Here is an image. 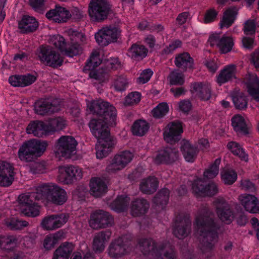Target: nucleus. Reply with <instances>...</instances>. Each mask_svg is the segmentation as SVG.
Instances as JSON below:
<instances>
[{
  "instance_id": "obj_50",
  "label": "nucleus",
  "mask_w": 259,
  "mask_h": 259,
  "mask_svg": "<svg viewBox=\"0 0 259 259\" xmlns=\"http://www.w3.org/2000/svg\"><path fill=\"white\" fill-rule=\"evenodd\" d=\"M70 36L71 46L69 48L73 49L74 47L78 48V53L79 52L80 45L81 41V33L77 30L70 29L69 31Z\"/></svg>"
},
{
  "instance_id": "obj_23",
  "label": "nucleus",
  "mask_w": 259,
  "mask_h": 259,
  "mask_svg": "<svg viewBox=\"0 0 259 259\" xmlns=\"http://www.w3.org/2000/svg\"><path fill=\"white\" fill-rule=\"evenodd\" d=\"M128 251V247L123 243L122 238H119L113 241L110 244L108 252L112 258H117L121 257Z\"/></svg>"
},
{
  "instance_id": "obj_49",
  "label": "nucleus",
  "mask_w": 259,
  "mask_h": 259,
  "mask_svg": "<svg viewBox=\"0 0 259 259\" xmlns=\"http://www.w3.org/2000/svg\"><path fill=\"white\" fill-rule=\"evenodd\" d=\"M21 213L28 217H35L39 214V207L34 201L26 207H21Z\"/></svg>"
},
{
  "instance_id": "obj_54",
  "label": "nucleus",
  "mask_w": 259,
  "mask_h": 259,
  "mask_svg": "<svg viewBox=\"0 0 259 259\" xmlns=\"http://www.w3.org/2000/svg\"><path fill=\"white\" fill-rule=\"evenodd\" d=\"M168 81L171 84H182L184 82V75L178 71L172 72L168 77Z\"/></svg>"
},
{
  "instance_id": "obj_7",
  "label": "nucleus",
  "mask_w": 259,
  "mask_h": 259,
  "mask_svg": "<svg viewBox=\"0 0 259 259\" xmlns=\"http://www.w3.org/2000/svg\"><path fill=\"white\" fill-rule=\"evenodd\" d=\"M121 31L115 26L102 27L96 33L95 37L97 42L101 46H106L115 42L120 35Z\"/></svg>"
},
{
  "instance_id": "obj_12",
  "label": "nucleus",
  "mask_w": 259,
  "mask_h": 259,
  "mask_svg": "<svg viewBox=\"0 0 259 259\" xmlns=\"http://www.w3.org/2000/svg\"><path fill=\"white\" fill-rule=\"evenodd\" d=\"M113 223L112 217L103 210L97 211L92 213L89 221L90 226L94 229L106 228Z\"/></svg>"
},
{
  "instance_id": "obj_44",
  "label": "nucleus",
  "mask_w": 259,
  "mask_h": 259,
  "mask_svg": "<svg viewBox=\"0 0 259 259\" xmlns=\"http://www.w3.org/2000/svg\"><path fill=\"white\" fill-rule=\"evenodd\" d=\"M149 125L147 122L143 120L136 121L132 128V131L134 135L142 136L148 130Z\"/></svg>"
},
{
  "instance_id": "obj_55",
  "label": "nucleus",
  "mask_w": 259,
  "mask_h": 259,
  "mask_svg": "<svg viewBox=\"0 0 259 259\" xmlns=\"http://www.w3.org/2000/svg\"><path fill=\"white\" fill-rule=\"evenodd\" d=\"M127 85V80L123 76H116L113 79V85L115 89L118 91L124 90Z\"/></svg>"
},
{
  "instance_id": "obj_52",
  "label": "nucleus",
  "mask_w": 259,
  "mask_h": 259,
  "mask_svg": "<svg viewBox=\"0 0 259 259\" xmlns=\"http://www.w3.org/2000/svg\"><path fill=\"white\" fill-rule=\"evenodd\" d=\"M222 179L226 184H233L237 179V175L233 170H224L221 172Z\"/></svg>"
},
{
  "instance_id": "obj_39",
  "label": "nucleus",
  "mask_w": 259,
  "mask_h": 259,
  "mask_svg": "<svg viewBox=\"0 0 259 259\" xmlns=\"http://www.w3.org/2000/svg\"><path fill=\"white\" fill-rule=\"evenodd\" d=\"M237 14L236 10L234 8H230L226 10L220 22V26L221 29L228 28L234 22Z\"/></svg>"
},
{
  "instance_id": "obj_59",
  "label": "nucleus",
  "mask_w": 259,
  "mask_h": 259,
  "mask_svg": "<svg viewBox=\"0 0 259 259\" xmlns=\"http://www.w3.org/2000/svg\"><path fill=\"white\" fill-rule=\"evenodd\" d=\"M46 169V165L43 161L34 162L30 166V171L34 174L44 173Z\"/></svg>"
},
{
  "instance_id": "obj_3",
  "label": "nucleus",
  "mask_w": 259,
  "mask_h": 259,
  "mask_svg": "<svg viewBox=\"0 0 259 259\" xmlns=\"http://www.w3.org/2000/svg\"><path fill=\"white\" fill-rule=\"evenodd\" d=\"M39 195L41 200L55 205H62L67 200L68 196L64 189L53 183H46L39 186Z\"/></svg>"
},
{
  "instance_id": "obj_42",
  "label": "nucleus",
  "mask_w": 259,
  "mask_h": 259,
  "mask_svg": "<svg viewBox=\"0 0 259 259\" xmlns=\"http://www.w3.org/2000/svg\"><path fill=\"white\" fill-rule=\"evenodd\" d=\"M175 64L179 68L187 69L192 68L193 60L189 54L186 53L181 54L176 58Z\"/></svg>"
},
{
  "instance_id": "obj_63",
  "label": "nucleus",
  "mask_w": 259,
  "mask_h": 259,
  "mask_svg": "<svg viewBox=\"0 0 259 259\" xmlns=\"http://www.w3.org/2000/svg\"><path fill=\"white\" fill-rule=\"evenodd\" d=\"M190 232V226L187 225L185 227H179L175 229L174 234L179 238L182 239L186 236Z\"/></svg>"
},
{
  "instance_id": "obj_22",
  "label": "nucleus",
  "mask_w": 259,
  "mask_h": 259,
  "mask_svg": "<svg viewBox=\"0 0 259 259\" xmlns=\"http://www.w3.org/2000/svg\"><path fill=\"white\" fill-rule=\"evenodd\" d=\"M111 236V232L109 231H101L96 233L93 240L92 248L93 250L97 253L103 252Z\"/></svg>"
},
{
  "instance_id": "obj_10",
  "label": "nucleus",
  "mask_w": 259,
  "mask_h": 259,
  "mask_svg": "<svg viewBox=\"0 0 259 259\" xmlns=\"http://www.w3.org/2000/svg\"><path fill=\"white\" fill-rule=\"evenodd\" d=\"M192 189L193 193L197 197L212 196L218 192L216 185L213 183H208L201 179H197L192 184Z\"/></svg>"
},
{
  "instance_id": "obj_61",
  "label": "nucleus",
  "mask_w": 259,
  "mask_h": 259,
  "mask_svg": "<svg viewBox=\"0 0 259 259\" xmlns=\"http://www.w3.org/2000/svg\"><path fill=\"white\" fill-rule=\"evenodd\" d=\"M256 29V23L253 20H248L244 23L243 30L246 34H253Z\"/></svg>"
},
{
  "instance_id": "obj_36",
  "label": "nucleus",
  "mask_w": 259,
  "mask_h": 259,
  "mask_svg": "<svg viewBox=\"0 0 259 259\" xmlns=\"http://www.w3.org/2000/svg\"><path fill=\"white\" fill-rule=\"evenodd\" d=\"M103 60V51L101 50H95L93 51L86 65L85 70H94L100 65Z\"/></svg>"
},
{
  "instance_id": "obj_45",
  "label": "nucleus",
  "mask_w": 259,
  "mask_h": 259,
  "mask_svg": "<svg viewBox=\"0 0 259 259\" xmlns=\"http://www.w3.org/2000/svg\"><path fill=\"white\" fill-rule=\"evenodd\" d=\"M139 248L144 254L151 252L152 254L157 251V249L155 246V243L152 240L144 239L140 242Z\"/></svg>"
},
{
  "instance_id": "obj_15",
  "label": "nucleus",
  "mask_w": 259,
  "mask_h": 259,
  "mask_svg": "<svg viewBox=\"0 0 259 259\" xmlns=\"http://www.w3.org/2000/svg\"><path fill=\"white\" fill-rule=\"evenodd\" d=\"M34 108L37 114L44 115L58 112L60 110V104L57 99L39 100L36 102Z\"/></svg>"
},
{
  "instance_id": "obj_58",
  "label": "nucleus",
  "mask_w": 259,
  "mask_h": 259,
  "mask_svg": "<svg viewBox=\"0 0 259 259\" xmlns=\"http://www.w3.org/2000/svg\"><path fill=\"white\" fill-rule=\"evenodd\" d=\"M169 192L167 189H162L158 193L153 200L154 203L158 204H165L169 196Z\"/></svg>"
},
{
  "instance_id": "obj_38",
  "label": "nucleus",
  "mask_w": 259,
  "mask_h": 259,
  "mask_svg": "<svg viewBox=\"0 0 259 259\" xmlns=\"http://www.w3.org/2000/svg\"><path fill=\"white\" fill-rule=\"evenodd\" d=\"M158 185L157 180L154 177H150L142 180L141 182L140 189L145 194H151L154 192Z\"/></svg>"
},
{
  "instance_id": "obj_20",
  "label": "nucleus",
  "mask_w": 259,
  "mask_h": 259,
  "mask_svg": "<svg viewBox=\"0 0 259 259\" xmlns=\"http://www.w3.org/2000/svg\"><path fill=\"white\" fill-rule=\"evenodd\" d=\"M243 81L246 85L248 94L253 100L259 102V77L255 74L248 73Z\"/></svg>"
},
{
  "instance_id": "obj_26",
  "label": "nucleus",
  "mask_w": 259,
  "mask_h": 259,
  "mask_svg": "<svg viewBox=\"0 0 259 259\" xmlns=\"http://www.w3.org/2000/svg\"><path fill=\"white\" fill-rule=\"evenodd\" d=\"M36 80V77L30 74L15 75L9 78V83L14 87H25L31 85Z\"/></svg>"
},
{
  "instance_id": "obj_32",
  "label": "nucleus",
  "mask_w": 259,
  "mask_h": 259,
  "mask_svg": "<svg viewBox=\"0 0 259 259\" xmlns=\"http://www.w3.org/2000/svg\"><path fill=\"white\" fill-rule=\"evenodd\" d=\"M38 22L36 19L30 16H24L19 23V28L23 33L33 32L37 28Z\"/></svg>"
},
{
  "instance_id": "obj_25",
  "label": "nucleus",
  "mask_w": 259,
  "mask_h": 259,
  "mask_svg": "<svg viewBox=\"0 0 259 259\" xmlns=\"http://www.w3.org/2000/svg\"><path fill=\"white\" fill-rule=\"evenodd\" d=\"M191 91L194 96L201 100L207 101L211 97L210 84L206 82H195L192 85Z\"/></svg>"
},
{
  "instance_id": "obj_34",
  "label": "nucleus",
  "mask_w": 259,
  "mask_h": 259,
  "mask_svg": "<svg viewBox=\"0 0 259 259\" xmlns=\"http://www.w3.org/2000/svg\"><path fill=\"white\" fill-rule=\"evenodd\" d=\"M46 124L42 121H35L30 122L26 128L28 134H32L37 137H42L47 133Z\"/></svg>"
},
{
  "instance_id": "obj_56",
  "label": "nucleus",
  "mask_w": 259,
  "mask_h": 259,
  "mask_svg": "<svg viewBox=\"0 0 259 259\" xmlns=\"http://www.w3.org/2000/svg\"><path fill=\"white\" fill-rule=\"evenodd\" d=\"M141 100V95L139 92H132L128 95L125 99L124 104L133 105L137 104Z\"/></svg>"
},
{
  "instance_id": "obj_43",
  "label": "nucleus",
  "mask_w": 259,
  "mask_h": 259,
  "mask_svg": "<svg viewBox=\"0 0 259 259\" xmlns=\"http://www.w3.org/2000/svg\"><path fill=\"white\" fill-rule=\"evenodd\" d=\"M130 202V198L127 196H121L116 198L111 204L112 209L117 212L123 211L127 208Z\"/></svg>"
},
{
  "instance_id": "obj_27",
  "label": "nucleus",
  "mask_w": 259,
  "mask_h": 259,
  "mask_svg": "<svg viewBox=\"0 0 259 259\" xmlns=\"http://www.w3.org/2000/svg\"><path fill=\"white\" fill-rule=\"evenodd\" d=\"M234 130L239 134L246 135L249 133V126L247 119L240 114L233 116L231 119Z\"/></svg>"
},
{
  "instance_id": "obj_18",
  "label": "nucleus",
  "mask_w": 259,
  "mask_h": 259,
  "mask_svg": "<svg viewBox=\"0 0 259 259\" xmlns=\"http://www.w3.org/2000/svg\"><path fill=\"white\" fill-rule=\"evenodd\" d=\"M14 167L10 163L3 161L0 162V186L8 187L14 179Z\"/></svg>"
},
{
  "instance_id": "obj_53",
  "label": "nucleus",
  "mask_w": 259,
  "mask_h": 259,
  "mask_svg": "<svg viewBox=\"0 0 259 259\" xmlns=\"http://www.w3.org/2000/svg\"><path fill=\"white\" fill-rule=\"evenodd\" d=\"M233 102L235 107L238 109H244L247 105L246 97L242 93L234 96Z\"/></svg>"
},
{
  "instance_id": "obj_37",
  "label": "nucleus",
  "mask_w": 259,
  "mask_h": 259,
  "mask_svg": "<svg viewBox=\"0 0 259 259\" xmlns=\"http://www.w3.org/2000/svg\"><path fill=\"white\" fill-rule=\"evenodd\" d=\"M148 208L149 204L146 200L137 199L132 202L131 213L133 216L137 217L144 214Z\"/></svg>"
},
{
  "instance_id": "obj_5",
  "label": "nucleus",
  "mask_w": 259,
  "mask_h": 259,
  "mask_svg": "<svg viewBox=\"0 0 259 259\" xmlns=\"http://www.w3.org/2000/svg\"><path fill=\"white\" fill-rule=\"evenodd\" d=\"M48 146L46 141L31 140L23 144L20 147L18 155L19 159L24 162H30L34 156H40L45 151Z\"/></svg>"
},
{
  "instance_id": "obj_8",
  "label": "nucleus",
  "mask_w": 259,
  "mask_h": 259,
  "mask_svg": "<svg viewBox=\"0 0 259 259\" xmlns=\"http://www.w3.org/2000/svg\"><path fill=\"white\" fill-rule=\"evenodd\" d=\"M111 12V5L107 0H92L90 3L89 14L96 20H104Z\"/></svg>"
},
{
  "instance_id": "obj_64",
  "label": "nucleus",
  "mask_w": 259,
  "mask_h": 259,
  "mask_svg": "<svg viewBox=\"0 0 259 259\" xmlns=\"http://www.w3.org/2000/svg\"><path fill=\"white\" fill-rule=\"evenodd\" d=\"M16 238L14 236H0V247L16 244Z\"/></svg>"
},
{
  "instance_id": "obj_28",
  "label": "nucleus",
  "mask_w": 259,
  "mask_h": 259,
  "mask_svg": "<svg viewBox=\"0 0 259 259\" xmlns=\"http://www.w3.org/2000/svg\"><path fill=\"white\" fill-rule=\"evenodd\" d=\"M181 151L185 160L189 162H194L198 153L197 148L185 140L181 142Z\"/></svg>"
},
{
  "instance_id": "obj_21",
  "label": "nucleus",
  "mask_w": 259,
  "mask_h": 259,
  "mask_svg": "<svg viewBox=\"0 0 259 259\" xmlns=\"http://www.w3.org/2000/svg\"><path fill=\"white\" fill-rule=\"evenodd\" d=\"M46 16L50 20L62 23L66 22L71 17V14L65 8L56 6L55 8L46 13Z\"/></svg>"
},
{
  "instance_id": "obj_11",
  "label": "nucleus",
  "mask_w": 259,
  "mask_h": 259,
  "mask_svg": "<svg viewBox=\"0 0 259 259\" xmlns=\"http://www.w3.org/2000/svg\"><path fill=\"white\" fill-rule=\"evenodd\" d=\"M208 42L211 46H217L223 54L230 52L234 45L233 39L231 36L224 35L221 37L220 34L217 33L209 36Z\"/></svg>"
},
{
  "instance_id": "obj_41",
  "label": "nucleus",
  "mask_w": 259,
  "mask_h": 259,
  "mask_svg": "<svg viewBox=\"0 0 259 259\" xmlns=\"http://www.w3.org/2000/svg\"><path fill=\"white\" fill-rule=\"evenodd\" d=\"M147 50L143 46L135 44L129 49L127 55L135 59H141L147 56Z\"/></svg>"
},
{
  "instance_id": "obj_31",
  "label": "nucleus",
  "mask_w": 259,
  "mask_h": 259,
  "mask_svg": "<svg viewBox=\"0 0 259 259\" xmlns=\"http://www.w3.org/2000/svg\"><path fill=\"white\" fill-rule=\"evenodd\" d=\"M217 212L220 219L227 224L230 223L234 218L229 205L223 200L217 204Z\"/></svg>"
},
{
  "instance_id": "obj_47",
  "label": "nucleus",
  "mask_w": 259,
  "mask_h": 259,
  "mask_svg": "<svg viewBox=\"0 0 259 259\" xmlns=\"http://www.w3.org/2000/svg\"><path fill=\"white\" fill-rule=\"evenodd\" d=\"M61 236V233L59 231L57 233L50 235L45 238L44 241V246L47 250H50L54 247Z\"/></svg>"
},
{
  "instance_id": "obj_62",
  "label": "nucleus",
  "mask_w": 259,
  "mask_h": 259,
  "mask_svg": "<svg viewBox=\"0 0 259 259\" xmlns=\"http://www.w3.org/2000/svg\"><path fill=\"white\" fill-rule=\"evenodd\" d=\"M30 6L37 12L42 13L45 11L44 0H30Z\"/></svg>"
},
{
  "instance_id": "obj_16",
  "label": "nucleus",
  "mask_w": 259,
  "mask_h": 259,
  "mask_svg": "<svg viewBox=\"0 0 259 259\" xmlns=\"http://www.w3.org/2000/svg\"><path fill=\"white\" fill-rule=\"evenodd\" d=\"M238 200L245 211L251 213H259V200L255 196L242 194L238 196Z\"/></svg>"
},
{
  "instance_id": "obj_14",
  "label": "nucleus",
  "mask_w": 259,
  "mask_h": 259,
  "mask_svg": "<svg viewBox=\"0 0 259 259\" xmlns=\"http://www.w3.org/2000/svg\"><path fill=\"white\" fill-rule=\"evenodd\" d=\"M183 132V125L179 121L168 123L164 128L163 137L164 140L169 143H173L180 139Z\"/></svg>"
},
{
  "instance_id": "obj_17",
  "label": "nucleus",
  "mask_w": 259,
  "mask_h": 259,
  "mask_svg": "<svg viewBox=\"0 0 259 259\" xmlns=\"http://www.w3.org/2000/svg\"><path fill=\"white\" fill-rule=\"evenodd\" d=\"M78 168L72 165L61 166L59 167L58 181L63 184H72L75 180Z\"/></svg>"
},
{
  "instance_id": "obj_57",
  "label": "nucleus",
  "mask_w": 259,
  "mask_h": 259,
  "mask_svg": "<svg viewBox=\"0 0 259 259\" xmlns=\"http://www.w3.org/2000/svg\"><path fill=\"white\" fill-rule=\"evenodd\" d=\"M218 11L214 8H210L206 11L204 15L203 22L207 24L213 22L217 19Z\"/></svg>"
},
{
  "instance_id": "obj_9",
  "label": "nucleus",
  "mask_w": 259,
  "mask_h": 259,
  "mask_svg": "<svg viewBox=\"0 0 259 259\" xmlns=\"http://www.w3.org/2000/svg\"><path fill=\"white\" fill-rule=\"evenodd\" d=\"M133 154L125 151L115 155L106 167V171L110 174H114L124 168L132 160Z\"/></svg>"
},
{
  "instance_id": "obj_51",
  "label": "nucleus",
  "mask_w": 259,
  "mask_h": 259,
  "mask_svg": "<svg viewBox=\"0 0 259 259\" xmlns=\"http://www.w3.org/2000/svg\"><path fill=\"white\" fill-rule=\"evenodd\" d=\"M220 162L221 160L217 159L210 167L204 172V177L208 179L214 178L218 174Z\"/></svg>"
},
{
  "instance_id": "obj_1",
  "label": "nucleus",
  "mask_w": 259,
  "mask_h": 259,
  "mask_svg": "<svg viewBox=\"0 0 259 259\" xmlns=\"http://www.w3.org/2000/svg\"><path fill=\"white\" fill-rule=\"evenodd\" d=\"M88 107L91 111L99 115L92 119L89 125L92 134L98 140L97 157L102 159L109 154L115 144L109 128L116 123L117 111L112 105L104 101L93 102L88 104Z\"/></svg>"
},
{
  "instance_id": "obj_4",
  "label": "nucleus",
  "mask_w": 259,
  "mask_h": 259,
  "mask_svg": "<svg viewBox=\"0 0 259 259\" xmlns=\"http://www.w3.org/2000/svg\"><path fill=\"white\" fill-rule=\"evenodd\" d=\"M77 142L74 137L62 136L55 142L54 153L56 157L65 159L76 158Z\"/></svg>"
},
{
  "instance_id": "obj_46",
  "label": "nucleus",
  "mask_w": 259,
  "mask_h": 259,
  "mask_svg": "<svg viewBox=\"0 0 259 259\" xmlns=\"http://www.w3.org/2000/svg\"><path fill=\"white\" fill-rule=\"evenodd\" d=\"M228 149L235 155L238 156L240 159L246 161L247 156L243 148L237 143L231 142L227 144Z\"/></svg>"
},
{
  "instance_id": "obj_35",
  "label": "nucleus",
  "mask_w": 259,
  "mask_h": 259,
  "mask_svg": "<svg viewBox=\"0 0 259 259\" xmlns=\"http://www.w3.org/2000/svg\"><path fill=\"white\" fill-rule=\"evenodd\" d=\"M90 187L92 194L96 197L101 196L107 191L106 184L102 179L99 178H95L92 179Z\"/></svg>"
},
{
  "instance_id": "obj_13",
  "label": "nucleus",
  "mask_w": 259,
  "mask_h": 259,
  "mask_svg": "<svg viewBox=\"0 0 259 259\" xmlns=\"http://www.w3.org/2000/svg\"><path fill=\"white\" fill-rule=\"evenodd\" d=\"M68 218L69 215L66 213L48 215L42 219L41 225L46 230L53 231L63 226Z\"/></svg>"
},
{
  "instance_id": "obj_2",
  "label": "nucleus",
  "mask_w": 259,
  "mask_h": 259,
  "mask_svg": "<svg viewBox=\"0 0 259 259\" xmlns=\"http://www.w3.org/2000/svg\"><path fill=\"white\" fill-rule=\"evenodd\" d=\"M195 227L201 241V249L204 252L211 250L218 238L211 218L208 215L197 217Z\"/></svg>"
},
{
  "instance_id": "obj_6",
  "label": "nucleus",
  "mask_w": 259,
  "mask_h": 259,
  "mask_svg": "<svg viewBox=\"0 0 259 259\" xmlns=\"http://www.w3.org/2000/svg\"><path fill=\"white\" fill-rule=\"evenodd\" d=\"M35 55L37 60L53 68L60 66L63 62V59L60 54L49 46L39 47L35 52Z\"/></svg>"
},
{
  "instance_id": "obj_60",
  "label": "nucleus",
  "mask_w": 259,
  "mask_h": 259,
  "mask_svg": "<svg viewBox=\"0 0 259 259\" xmlns=\"http://www.w3.org/2000/svg\"><path fill=\"white\" fill-rule=\"evenodd\" d=\"M153 74V71L150 69L143 70L137 78V82L139 84H144L148 82Z\"/></svg>"
},
{
  "instance_id": "obj_48",
  "label": "nucleus",
  "mask_w": 259,
  "mask_h": 259,
  "mask_svg": "<svg viewBox=\"0 0 259 259\" xmlns=\"http://www.w3.org/2000/svg\"><path fill=\"white\" fill-rule=\"evenodd\" d=\"M169 107L166 103L159 104L152 110V114L155 118H160L164 116L168 111Z\"/></svg>"
},
{
  "instance_id": "obj_19",
  "label": "nucleus",
  "mask_w": 259,
  "mask_h": 259,
  "mask_svg": "<svg viewBox=\"0 0 259 259\" xmlns=\"http://www.w3.org/2000/svg\"><path fill=\"white\" fill-rule=\"evenodd\" d=\"M178 150L171 148L158 151L153 157V160L157 164L171 163L179 157Z\"/></svg>"
},
{
  "instance_id": "obj_40",
  "label": "nucleus",
  "mask_w": 259,
  "mask_h": 259,
  "mask_svg": "<svg viewBox=\"0 0 259 259\" xmlns=\"http://www.w3.org/2000/svg\"><path fill=\"white\" fill-rule=\"evenodd\" d=\"M46 124L47 132H55L63 129L66 126V120L62 117L50 118Z\"/></svg>"
},
{
  "instance_id": "obj_30",
  "label": "nucleus",
  "mask_w": 259,
  "mask_h": 259,
  "mask_svg": "<svg viewBox=\"0 0 259 259\" xmlns=\"http://www.w3.org/2000/svg\"><path fill=\"white\" fill-rule=\"evenodd\" d=\"M74 249V245L73 243L65 242L54 251L52 259H69Z\"/></svg>"
},
{
  "instance_id": "obj_29",
  "label": "nucleus",
  "mask_w": 259,
  "mask_h": 259,
  "mask_svg": "<svg viewBox=\"0 0 259 259\" xmlns=\"http://www.w3.org/2000/svg\"><path fill=\"white\" fill-rule=\"evenodd\" d=\"M236 69L234 65L226 66L217 76V82L220 85L225 83L235 78Z\"/></svg>"
},
{
  "instance_id": "obj_24",
  "label": "nucleus",
  "mask_w": 259,
  "mask_h": 259,
  "mask_svg": "<svg viewBox=\"0 0 259 259\" xmlns=\"http://www.w3.org/2000/svg\"><path fill=\"white\" fill-rule=\"evenodd\" d=\"M50 42L67 56L72 57L78 54V48L75 47L73 49L66 48L65 39L60 35L52 36L50 38Z\"/></svg>"
},
{
  "instance_id": "obj_33",
  "label": "nucleus",
  "mask_w": 259,
  "mask_h": 259,
  "mask_svg": "<svg viewBox=\"0 0 259 259\" xmlns=\"http://www.w3.org/2000/svg\"><path fill=\"white\" fill-rule=\"evenodd\" d=\"M40 195L39 186L36 188L34 191L20 195L19 197L20 209L21 210V207H26L27 205L32 204L34 200H41V198L39 197Z\"/></svg>"
}]
</instances>
